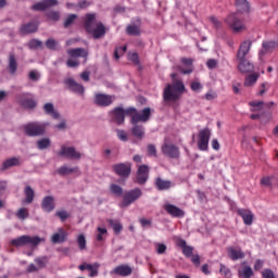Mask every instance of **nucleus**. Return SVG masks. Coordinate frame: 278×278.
<instances>
[{
    "label": "nucleus",
    "mask_w": 278,
    "mask_h": 278,
    "mask_svg": "<svg viewBox=\"0 0 278 278\" xmlns=\"http://www.w3.org/2000/svg\"><path fill=\"white\" fill-rule=\"evenodd\" d=\"M111 116L117 125H123V123H125V116L131 117V125H138V123H147V121L151 118V109L146 108L139 113L136 108H128L126 110L123 108H115L111 111Z\"/></svg>",
    "instance_id": "nucleus-1"
},
{
    "label": "nucleus",
    "mask_w": 278,
    "mask_h": 278,
    "mask_svg": "<svg viewBox=\"0 0 278 278\" xmlns=\"http://www.w3.org/2000/svg\"><path fill=\"white\" fill-rule=\"evenodd\" d=\"M186 92V86L181 80H174L173 85H167L163 91V100L167 105L176 103Z\"/></svg>",
    "instance_id": "nucleus-2"
},
{
    "label": "nucleus",
    "mask_w": 278,
    "mask_h": 278,
    "mask_svg": "<svg viewBox=\"0 0 278 278\" xmlns=\"http://www.w3.org/2000/svg\"><path fill=\"white\" fill-rule=\"evenodd\" d=\"M85 28L88 34H91L93 38H101L105 36V26L101 22H97V15L94 13H89L86 15Z\"/></svg>",
    "instance_id": "nucleus-3"
},
{
    "label": "nucleus",
    "mask_w": 278,
    "mask_h": 278,
    "mask_svg": "<svg viewBox=\"0 0 278 278\" xmlns=\"http://www.w3.org/2000/svg\"><path fill=\"white\" fill-rule=\"evenodd\" d=\"M225 23L232 34H242L247 31V22L236 13L229 14L225 18Z\"/></svg>",
    "instance_id": "nucleus-4"
},
{
    "label": "nucleus",
    "mask_w": 278,
    "mask_h": 278,
    "mask_svg": "<svg viewBox=\"0 0 278 278\" xmlns=\"http://www.w3.org/2000/svg\"><path fill=\"white\" fill-rule=\"evenodd\" d=\"M68 60L66 61V64L68 68H75L79 65V59L83 58L84 64L88 62V51L83 48H76V49H70L67 50Z\"/></svg>",
    "instance_id": "nucleus-5"
},
{
    "label": "nucleus",
    "mask_w": 278,
    "mask_h": 278,
    "mask_svg": "<svg viewBox=\"0 0 278 278\" xmlns=\"http://www.w3.org/2000/svg\"><path fill=\"white\" fill-rule=\"evenodd\" d=\"M41 242H45V239L29 236H22L11 240V244L13 247H27V244H29L30 247H38V244H40Z\"/></svg>",
    "instance_id": "nucleus-6"
},
{
    "label": "nucleus",
    "mask_w": 278,
    "mask_h": 278,
    "mask_svg": "<svg viewBox=\"0 0 278 278\" xmlns=\"http://www.w3.org/2000/svg\"><path fill=\"white\" fill-rule=\"evenodd\" d=\"M211 138H212V130H210V128L201 129L198 132V149L200 151H207L210 149Z\"/></svg>",
    "instance_id": "nucleus-7"
},
{
    "label": "nucleus",
    "mask_w": 278,
    "mask_h": 278,
    "mask_svg": "<svg viewBox=\"0 0 278 278\" xmlns=\"http://www.w3.org/2000/svg\"><path fill=\"white\" fill-rule=\"evenodd\" d=\"M161 151L165 157H169L170 160H179L181 155L179 152V147L166 140L164 141Z\"/></svg>",
    "instance_id": "nucleus-8"
},
{
    "label": "nucleus",
    "mask_w": 278,
    "mask_h": 278,
    "mask_svg": "<svg viewBox=\"0 0 278 278\" xmlns=\"http://www.w3.org/2000/svg\"><path fill=\"white\" fill-rule=\"evenodd\" d=\"M141 197H142V190L138 188L127 191L124 194V199L121 204V207H128V205H131V203L138 201V199Z\"/></svg>",
    "instance_id": "nucleus-9"
},
{
    "label": "nucleus",
    "mask_w": 278,
    "mask_h": 278,
    "mask_svg": "<svg viewBox=\"0 0 278 278\" xmlns=\"http://www.w3.org/2000/svg\"><path fill=\"white\" fill-rule=\"evenodd\" d=\"M24 129L27 136H42L45 129H47V124L30 123L24 126Z\"/></svg>",
    "instance_id": "nucleus-10"
},
{
    "label": "nucleus",
    "mask_w": 278,
    "mask_h": 278,
    "mask_svg": "<svg viewBox=\"0 0 278 278\" xmlns=\"http://www.w3.org/2000/svg\"><path fill=\"white\" fill-rule=\"evenodd\" d=\"M61 157H68L70 160H79L81 157V153L75 150L74 147L62 146L61 151L59 152Z\"/></svg>",
    "instance_id": "nucleus-11"
},
{
    "label": "nucleus",
    "mask_w": 278,
    "mask_h": 278,
    "mask_svg": "<svg viewBox=\"0 0 278 278\" xmlns=\"http://www.w3.org/2000/svg\"><path fill=\"white\" fill-rule=\"evenodd\" d=\"M251 47H253V42L251 40L242 41L237 52V60H247V55H249Z\"/></svg>",
    "instance_id": "nucleus-12"
},
{
    "label": "nucleus",
    "mask_w": 278,
    "mask_h": 278,
    "mask_svg": "<svg viewBox=\"0 0 278 278\" xmlns=\"http://www.w3.org/2000/svg\"><path fill=\"white\" fill-rule=\"evenodd\" d=\"M114 99L115 98L113 96L97 93L94 97V103L100 108H108V105H112V103H114Z\"/></svg>",
    "instance_id": "nucleus-13"
},
{
    "label": "nucleus",
    "mask_w": 278,
    "mask_h": 278,
    "mask_svg": "<svg viewBox=\"0 0 278 278\" xmlns=\"http://www.w3.org/2000/svg\"><path fill=\"white\" fill-rule=\"evenodd\" d=\"M163 210H165L169 214V216H173L174 218H184V216H186L184 210L170 203H165L163 205Z\"/></svg>",
    "instance_id": "nucleus-14"
},
{
    "label": "nucleus",
    "mask_w": 278,
    "mask_h": 278,
    "mask_svg": "<svg viewBox=\"0 0 278 278\" xmlns=\"http://www.w3.org/2000/svg\"><path fill=\"white\" fill-rule=\"evenodd\" d=\"M79 270H88L89 271V277H98L99 276V268H101V264L99 263H93V264H88V263H83L81 265L78 266Z\"/></svg>",
    "instance_id": "nucleus-15"
},
{
    "label": "nucleus",
    "mask_w": 278,
    "mask_h": 278,
    "mask_svg": "<svg viewBox=\"0 0 278 278\" xmlns=\"http://www.w3.org/2000/svg\"><path fill=\"white\" fill-rule=\"evenodd\" d=\"M149 179V167L148 165H140L137 169V184L140 186L147 184Z\"/></svg>",
    "instance_id": "nucleus-16"
},
{
    "label": "nucleus",
    "mask_w": 278,
    "mask_h": 278,
    "mask_svg": "<svg viewBox=\"0 0 278 278\" xmlns=\"http://www.w3.org/2000/svg\"><path fill=\"white\" fill-rule=\"evenodd\" d=\"M193 62L194 60L192 59L182 58L180 60L182 66H178V70L180 71V73H182V75H190V73L194 71V67L192 66Z\"/></svg>",
    "instance_id": "nucleus-17"
},
{
    "label": "nucleus",
    "mask_w": 278,
    "mask_h": 278,
    "mask_svg": "<svg viewBox=\"0 0 278 278\" xmlns=\"http://www.w3.org/2000/svg\"><path fill=\"white\" fill-rule=\"evenodd\" d=\"M237 214L241 216L244 225H253L254 215L253 212H251V210L238 208Z\"/></svg>",
    "instance_id": "nucleus-18"
},
{
    "label": "nucleus",
    "mask_w": 278,
    "mask_h": 278,
    "mask_svg": "<svg viewBox=\"0 0 278 278\" xmlns=\"http://www.w3.org/2000/svg\"><path fill=\"white\" fill-rule=\"evenodd\" d=\"M113 170L116 175H119V177H129L131 174V167L123 163L114 165Z\"/></svg>",
    "instance_id": "nucleus-19"
},
{
    "label": "nucleus",
    "mask_w": 278,
    "mask_h": 278,
    "mask_svg": "<svg viewBox=\"0 0 278 278\" xmlns=\"http://www.w3.org/2000/svg\"><path fill=\"white\" fill-rule=\"evenodd\" d=\"M228 257L233 262L244 258V252L240 248L229 247L227 249Z\"/></svg>",
    "instance_id": "nucleus-20"
},
{
    "label": "nucleus",
    "mask_w": 278,
    "mask_h": 278,
    "mask_svg": "<svg viewBox=\"0 0 278 278\" xmlns=\"http://www.w3.org/2000/svg\"><path fill=\"white\" fill-rule=\"evenodd\" d=\"M238 61H239L238 70L240 71V73H252L254 68L253 63H251L247 59H238Z\"/></svg>",
    "instance_id": "nucleus-21"
},
{
    "label": "nucleus",
    "mask_w": 278,
    "mask_h": 278,
    "mask_svg": "<svg viewBox=\"0 0 278 278\" xmlns=\"http://www.w3.org/2000/svg\"><path fill=\"white\" fill-rule=\"evenodd\" d=\"M53 5H58V0H46L43 2H39L33 5V10L37 12H42L47 10V8H51Z\"/></svg>",
    "instance_id": "nucleus-22"
},
{
    "label": "nucleus",
    "mask_w": 278,
    "mask_h": 278,
    "mask_svg": "<svg viewBox=\"0 0 278 278\" xmlns=\"http://www.w3.org/2000/svg\"><path fill=\"white\" fill-rule=\"evenodd\" d=\"M112 273L114 275H119V277H129V275L132 273V269L129 267V265H119L115 267Z\"/></svg>",
    "instance_id": "nucleus-23"
},
{
    "label": "nucleus",
    "mask_w": 278,
    "mask_h": 278,
    "mask_svg": "<svg viewBox=\"0 0 278 278\" xmlns=\"http://www.w3.org/2000/svg\"><path fill=\"white\" fill-rule=\"evenodd\" d=\"M65 84L68 86L70 90H72L73 92H77L78 94H84V86L73 80V78H68L67 80H65Z\"/></svg>",
    "instance_id": "nucleus-24"
},
{
    "label": "nucleus",
    "mask_w": 278,
    "mask_h": 278,
    "mask_svg": "<svg viewBox=\"0 0 278 278\" xmlns=\"http://www.w3.org/2000/svg\"><path fill=\"white\" fill-rule=\"evenodd\" d=\"M252 275H253V268H251V266L242 263L241 268L238 269V276L240 278H251Z\"/></svg>",
    "instance_id": "nucleus-25"
},
{
    "label": "nucleus",
    "mask_w": 278,
    "mask_h": 278,
    "mask_svg": "<svg viewBox=\"0 0 278 278\" xmlns=\"http://www.w3.org/2000/svg\"><path fill=\"white\" fill-rule=\"evenodd\" d=\"M236 5L238 12H240L241 14H248V12H251V5L247 0H236Z\"/></svg>",
    "instance_id": "nucleus-26"
},
{
    "label": "nucleus",
    "mask_w": 278,
    "mask_h": 278,
    "mask_svg": "<svg viewBox=\"0 0 278 278\" xmlns=\"http://www.w3.org/2000/svg\"><path fill=\"white\" fill-rule=\"evenodd\" d=\"M277 47V42L275 41H265L263 42V49L260 51V58L266 55V53H270L273 49Z\"/></svg>",
    "instance_id": "nucleus-27"
},
{
    "label": "nucleus",
    "mask_w": 278,
    "mask_h": 278,
    "mask_svg": "<svg viewBox=\"0 0 278 278\" xmlns=\"http://www.w3.org/2000/svg\"><path fill=\"white\" fill-rule=\"evenodd\" d=\"M67 236H68V233H66L63 228H60L59 232H56L52 236V242L54 244H58L60 242H64V240H66Z\"/></svg>",
    "instance_id": "nucleus-28"
},
{
    "label": "nucleus",
    "mask_w": 278,
    "mask_h": 278,
    "mask_svg": "<svg viewBox=\"0 0 278 278\" xmlns=\"http://www.w3.org/2000/svg\"><path fill=\"white\" fill-rule=\"evenodd\" d=\"M257 79H260V74L257 73L248 75L244 79L243 86H245L247 88L255 86V84H257Z\"/></svg>",
    "instance_id": "nucleus-29"
},
{
    "label": "nucleus",
    "mask_w": 278,
    "mask_h": 278,
    "mask_svg": "<svg viewBox=\"0 0 278 278\" xmlns=\"http://www.w3.org/2000/svg\"><path fill=\"white\" fill-rule=\"evenodd\" d=\"M155 186L157 190H168L173 187V182L170 180H164L162 178H156Z\"/></svg>",
    "instance_id": "nucleus-30"
},
{
    "label": "nucleus",
    "mask_w": 278,
    "mask_h": 278,
    "mask_svg": "<svg viewBox=\"0 0 278 278\" xmlns=\"http://www.w3.org/2000/svg\"><path fill=\"white\" fill-rule=\"evenodd\" d=\"M18 68V63L16 62V55L10 54L9 55V71L11 75H15Z\"/></svg>",
    "instance_id": "nucleus-31"
},
{
    "label": "nucleus",
    "mask_w": 278,
    "mask_h": 278,
    "mask_svg": "<svg viewBox=\"0 0 278 278\" xmlns=\"http://www.w3.org/2000/svg\"><path fill=\"white\" fill-rule=\"evenodd\" d=\"M41 207L45 212H52L53 207H55V205L53 204V198L46 197L42 201Z\"/></svg>",
    "instance_id": "nucleus-32"
},
{
    "label": "nucleus",
    "mask_w": 278,
    "mask_h": 278,
    "mask_svg": "<svg viewBox=\"0 0 278 278\" xmlns=\"http://www.w3.org/2000/svg\"><path fill=\"white\" fill-rule=\"evenodd\" d=\"M131 134L135 136V138H137V140H142V138H144V128L136 125L131 128Z\"/></svg>",
    "instance_id": "nucleus-33"
},
{
    "label": "nucleus",
    "mask_w": 278,
    "mask_h": 278,
    "mask_svg": "<svg viewBox=\"0 0 278 278\" xmlns=\"http://www.w3.org/2000/svg\"><path fill=\"white\" fill-rule=\"evenodd\" d=\"M38 24L36 23H28L27 25L22 26L21 31L22 34H34V31H37Z\"/></svg>",
    "instance_id": "nucleus-34"
},
{
    "label": "nucleus",
    "mask_w": 278,
    "mask_h": 278,
    "mask_svg": "<svg viewBox=\"0 0 278 278\" xmlns=\"http://www.w3.org/2000/svg\"><path fill=\"white\" fill-rule=\"evenodd\" d=\"M24 194L26 197L25 203H31L34 201V197H36V192H34V189H31L30 186L25 187Z\"/></svg>",
    "instance_id": "nucleus-35"
},
{
    "label": "nucleus",
    "mask_w": 278,
    "mask_h": 278,
    "mask_svg": "<svg viewBox=\"0 0 278 278\" xmlns=\"http://www.w3.org/2000/svg\"><path fill=\"white\" fill-rule=\"evenodd\" d=\"M109 225L113 227L114 233L118 235L123 231V225L114 219H108Z\"/></svg>",
    "instance_id": "nucleus-36"
},
{
    "label": "nucleus",
    "mask_w": 278,
    "mask_h": 278,
    "mask_svg": "<svg viewBox=\"0 0 278 278\" xmlns=\"http://www.w3.org/2000/svg\"><path fill=\"white\" fill-rule=\"evenodd\" d=\"M43 110L47 114H50V116H52L53 118H60V114L55 112L51 103L45 104Z\"/></svg>",
    "instance_id": "nucleus-37"
},
{
    "label": "nucleus",
    "mask_w": 278,
    "mask_h": 278,
    "mask_svg": "<svg viewBox=\"0 0 278 278\" xmlns=\"http://www.w3.org/2000/svg\"><path fill=\"white\" fill-rule=\"evenodd\" d=\"M77 167L71 168L68 166H62L56 170V173L59 175H71V173H77Z\"/></svg>",
    "instance_id": "nucleus-38"
},
{
    "label": "nucleus",
    "mask_w": 278,
    "mask_h": 278,
    "mask_svg": "<svg viewBox=\"0 0 278 278\" xmlns=\"http://www.w3.org/2000/svg\"><path fill=\"white\" fill-rule=\"evenodd\" d=\"M50 146H51V140H49V138H43L41 140L37 141V147L41 151L45 149H49Z\"/></svg>",
    "instance_id": "nucleus-39"
},
{
    "label": "nucleus",
    "mask_w": 278,
    "mask_h": 278,
    "mask_svg": "<svg viewBox=\"0 0 278 278\" xmlns=\"http://www.w3.org/2000/svg\"><path fill=\"white\" fill-rule=\"evenodd\" d=\"M21 105L23 108H27L28 110H31L36 108V101H34V99H23L21 100Z\"/></svg>",
    "instance_id": "nucleus-40"
},
{
    "label": "nucleus",
    "mask_w": 278,
    "mask_h": 278,
    "mask_svg": "<svg viewBox=\"0 0 278 278\" xmlns=\"http://www.w3.org/2000/svg\"><path fill=\"white\" fill-rule=\"evenodd\" d=\"M208 23L214 27L215 29H220L223 27V22H220L216 16H210Z\"/></svg>",
    "instance_id": "nucleus-41"
},
{
    "label": "nucleus",
    "mask_w": 278,
    "mask_h": 278,
    "mask_svg": "<svg viewBox=\"0 0 278 278\" xmlns=\"http://www.w3.org/2000/svg\"><path fill=\"white\" fill-rule=\"evenodd\" d=\"M20 162H18V159L16 157H12V159H9L7 160L3 165H2V168H10L11 166H18Z\"/></svg>",
    "instance_id": "nucleus-42"
},
{
    "label": "nucleus",
    "mask_w": 278,
    "mask_h": 278,
    "mask_svg": "<svg viewBox=\"0 0 278 278\" xmlns=\"http://www.w3.org/2000/svg\"><path fill=\"white\" fill-rule=\"evenodd\" d=\"M16 216L20 220H25V218L29 217V211L25 207H22L16 212Z\"/></svg>",
    "instance_id": "nucleus-43"
},
{
    "label": "nucleus",
    "mask_w": 278,
    "mask_h": 278,
    "mask_svg": "<svg viewBox=\"0 0 278 278\" xmlns=\"http://www.w3.org/2000/svg\"><path fill=\"white\" fill-rule=\"evenodd\" d=\"M249 105L252 108V112H258V110H262L264 108L263 101H251Z\"/></svg>",
    "instance_id": "nucleus-44"
},
{
    "label": "nucleus",
    "mask_w": 278,
    "mask_h": 278,
    "mask_svg": "<svg viewBox=\"0 0 278 278\" xmlns=\"http://www.w3.org/2000/svg\"><path fill=\"white\" fill-rule=\"evenodd\" d=\"M127 34H129V36H140V28L134 25L128 26Z\"/></svg>",
    "instance_id": "nucleus-45"
},
{
    "label": "nucleus",
    "mask_w": 278,
    "mask_h": 278,
    "mask_svg": "<svg viewBox=\"0 0 278 278\" xmlns=\"http://www.w3.org/2000/svg\"><path fill=\"white\" fill-rule=\"evenodd\" d=\"M190 88L193 92H201V90H203V85H201L198 80H194L190 84Z\"/></svg>",
    "instance_id": "nucleus-46"
},
{
    "label": "nucleus",
    "mask_w": 278,
    "mask_h": 278,
    "mask_svg": "<svg viewBox=\"0 0 278 278\" xmlns=\"http://www.w3.org/2000/svg\"><path fill=\"white\" fill-rule=\"evenodd\" d=\"M47 262H49V260H47L46 256L35 258V263L37 264L38 268H45L47 266Z\"/></svg>",
    "instance_id": "nucleus-47"
},
{
    "label": "nucleus",
    "mask_w": 278,
    "mask_h": 278,
    "mask_svg": "<svg viewBox=\"0 0 278 278\" xmlns=\"http://www.w3.org/2000/svg\"><path fill=\"white\" fill-rule=\"evenodd\" d=\"M97 231H98V235H97L98 242L103 241V236H108V229L98 227Z\"/></svg>",
    "instance_id": "nucleus-48"
},
{
    "label": "nucleus",
    "mask_w": 278,
    "mask_h": 278,
    "mask_svg": "<svg viewBox=\"0 0 278 278\" xmlns=\"http://www.w3.org/2000/svg\"><path fill=\"white\" fill-rule=\"evenodd\" d=\"M273 179H275L274 176H264L262 179H261V186H273Z\"/></svg>",
    "instance_id": "nucleus-49"
},
{
    "label": "nucleus",
    "mask_w": 278,
    "mask_h": 278,
    "mask_svg": "<svg viewBox=\"0 0 278 278\" xmlns=\"http://www.w3.org/2000/svg\"><path fill=\"white\" fill-rule=\"evenodd\" d=\"M77 242L80 251L86 250V237L84 235L78 236Z\"/></svg>",
    "instance_id": "nucleus-50"
},
{
    "label": "nucleus",
    "mask_w": 278,
    "mask_h": 278,
    "mask_svg": "<svg viewBox=\"0 0 278 278\" xmlns=\"http://www.w3.org/2000/svg\"><path fill=\"white\" fill-rule=\"evenodd\" d=\"M219 273L224 277H227V278L231 277V270L223 264H220Z\"/></svg>",
    "instance_id": "nucleus-51"
},
{
    "label": "nucleus",
    "mask_w": 278,
    "mask_h": 278,
    "mask_svg": "<svg viewBox=\"0 0 278 278\" xmlns=\"http://www.w3.org/2000/svg\"><path fill=\"white\" fill-rule=\"evenodd\" d=\"M28 47H29V49H38V48L42 47V41H40L38 39H33L28 42Z\"/></svg>",
    "instance_id": "nucleus-52"
},
{
    "label": "nucleus",
    "mask_w": 278,
    "mask_h": 278,
    "mask_svg": "<svg viewBox=\"0 0 278 278\" xmlns=\"http://www.w3.org/2000/svg\"><path fill=\"white\" fill-rule=\"evenodd\" d=\"M154 247H155L156 253L159 255H163V253H166V244H164V243H155Z\"/></svg>",
    "instance_id": "nucleus-53"
},
{
    "label": "nucleus",
    "mask_w": 278,
    "mask_h": 278,
    "mask_svg": "<svg viewBox=\"0 0 278 278\" xmlns=\"http://www.w3.org/2000/svg\"><path fill=\"white\" fill-rule=\"evenodd\" d=\"M46 47L47 49L55 50L58 49V41L50 38L46 41Z\"/></svg>",
    "instance_id": "nucleus-54"
},
{
    "label": "nucleus",
    "mask_w": 278,
    "mask_h": 278,
    "mask_svg": "<svg viewBox=\"0 0 278 278\" xmlns=\"http://www.w3.org/2000/svg\"><path fill=\"white\" fill-rule=\"evenodd\" d=\"M111 192L113 194H116V197H121V194H123V188H121V186L117 185H111Z\"/></svg>",
    "instance_id": "nucleus-55"
},
{
    "label": "nucleus",
    "mask_w": 278,
    "mask_h": 278,
    "mask_svg": "<svg viewBox=\"0 0 278 278\" xmlns=\"http://www.w3.org/2000/svg\"><path fill=\"white\" fill-rule=\"evenodd\" d=\"M174 242L176 247H179L180 249L186 248L188 244L186 243V240L179 238V237H174Z\"/></svg>",
    "instance_id": "nucleus-56"
},
{
    "label": "nucleus",
    "mask_w": 278,
    "mask_h": 278,
    "mask_svg": "<svg viewBox=\"0 0 278 278\" xmlns=\"http://www.w3.org/2000/svg\"><path fill=\"white\" fill-rule=\"evenodd\" d=\"M49 21H60V12L51 11L47 13Z\"/></svg>",
    "instance_id": "nucleus-57"
},
{
    "label": "nucleus",
    "mask_w": 278,
    "mask_h": 278,
    "mask_svg": "<svg viewBox=\"0 0 278 278\" xmlns=\"http://www.w3.org/2000/svg\"><path fill=\"white\" fill-rule=\"evenodd\" d=\"M128 60L129 62H134L135 64H140V59L138 58V53L136 52L128 53Z\"/></svg>",
    "instance_id": "nucleus-58"
},
{
    "label": "nucleus",
    "mask_w": 278,
    "mask_h": 278,
    "mask_svg": "<svg viewBox=\"0 0 278 278\" xmlns=\"http://www.w3.org/2000/svg\"><path fill=\"white\" fill-rule=\"evenodd\" d=\"M117 137L119 140H122V142H127V140H129V137L125 130H117Z\"/></svg>",
    "instance_id": "nucleus-59"
},
{
    "label": "nucleus",
    "mask_w": 278,
    "mask_h": 278,
    "mask_svg": "<svg viewBox=\"0 0 278 278\" xmlns=\"http://www.w3.org/2000/svg\"><path fill=\"white\" fill-rule=\"evenodd\" d=\"M148 155H150L151 157L157 156V150L155 149V146L153 144L148 146Z\"/></svg>",
    "instance_id": "nucleus-60"
},
{
    "label": "nucleus",
    "mask_w": 278,
    "mask_h": 278,
    "mask_svg": "<svg viewBox=\"0 0 278 278\" xmlns=\"http://www.w3.org/2000/svg\"><path fill=\"white\" fill-rule=\"evenodd\" d=\"M89 7H90V2H88L86 0H81L76 5V10H86V8H89Z\"/></svg>",
    "instance_id": "nucleus-61"
},
{
    "label": "nucleus",
    "mask_w": 278,
    "mask_h": 278,
    "mask_svg": "<svg viewBox=\"0 0 278 278\" xmlns=\"http://www.w3.org/2000/svg\"><path fill=\"white\" fill-rule=\"evenodd\" d=\"M28 77L31 81H38L40 79V74L36 71H30Z\"/></svg>",
    "instance_id": "nucleus-62"
},
{
    "label": "nucleus",
    "mask_w": 278,
    "mask_h": 278,
    "mask_svg": "<svg viewBox=\"0 0 278 278\" xmlns=\"http://www.w3.org/2000/svg\"><path fill=\"white\" fill-rule=\"evenodd\" d=\"M192 251H193V249L190 245L182 248V253H184V255H186V257H191Z\"/></svg>",
    "instance_id": "nucleus-63"
},
{
    "label": "nucleus",
    "mask_w": 278,
    "mask_h": 278,
    "mask_svg": "<svg viewBox=\"0 0 278 278\" xmlns=\"http://www.w3.org/2000/svg\"><path fill=\"white\" fill-rule=\"evenodd\" d=\"M262 275L263 278H275V273H273L270 269L263 270Z\"/></svg>",
    "instance_id": "nucleus-64"
}]
</instances>
